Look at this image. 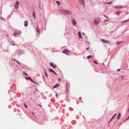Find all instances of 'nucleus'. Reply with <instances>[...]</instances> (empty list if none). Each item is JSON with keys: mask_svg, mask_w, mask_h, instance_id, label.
<instances>
[{"mask_svg": "<svg viewBox=\"0 0 129 129\" xmlns=\"http://www.w3.org/2000/svg\"><path fill=\"white\" fill-rule=\"evenodd\" d=\"M62 13L65 15H70L72 14L71 12L69 11L64 9H62L61 10Z\"/></svg>", "mask_w": 129, "mask_h": 129, "instance_id": "nucleus-1", "label": "nucleus"}, {"mask_svg": "<svg viewBox=\"0 0 129 129\" xmlns=\"http://www.w3.org/2000/svg\"><path fill=\"white\" fill-rule=\"evenodd\" d=\"M101 21V19L99 17H97L94 20V23L95 25H98Z\"/></svg>", "mask_w": 129, "mask_h": 129, "instance_id": "nucleus-2", "label": "nucleus"}, {"mask_svg": "<svg viewBox=\"0 0 129 129\" xmlns=\"http://www.w3.org/2000/svg\"><path fill=\"white\" fill-rule=\"evenodd\" d=\"M19 4V2L18 1H17L16 3H15V9H17L18 8V6Z\"/></svg>", "mask_w": 129, "mask_h": 129, "instance_id": "nucleus-3", "label": "nucleus"}, {"mask_svg": "<svg viewBox=\"0 0 129 129\" xmlns=\"http://www.w3.org/2000/svg\"><path fill=\"white\" fill-rule=\"evenodd\" d=\"M21 31L19 30H17L14 32V34L15 35H16L19 34H21Z\"/></svg>", "mask_w": 129, "mask_h": 129, "instance_id": "nucleus-4", "label": "nucleus"}, {"mask_svg": "<svg viewBox=\"0 0 129 129\" xmlns=\"http://www.w3.org/2000/svg\"><path fill=\"white\" fill-rule=\"evenodd\" d=\"M26 79L27 80H29L31 81H32V82L34 83H35V82L33 81L31 79V78L30 77H27L26 78Z\"/></svg>", "mask_w": 129, "mask_h": 129, "instance_id": "nucleus-5", "label": "nucleus"}, {"mask_svg": "<svg viewBox=\"0 0 129 129\" xmlns=\"http://www.w3.org/2000/svg\"><path fill=\"white\" fill-rule=\"evenodd\" d=\"M70 51L68 50H64L63 52V53L65 54H67V52H69Z\"/></svg>", "mask_w": 129, "mask_h": 129, "instance_id": "nucleus-6", "label": "nucleus"}, {"mask_svg": "<svg viewBox=\"0 0 129 129\" xmlns=\"http://www.w3.org/2000/svg\"><path fill=\"white\" fill-rule=\"evenodd\" d=\"M49 70L50 72H52L53 74H54L55 75H57V74H56L55 72L54 71H53L52 69H49Z\"/></svg>", "mask_w": 129, "mask_h": 129, "instance_id": "nucleus-7", "label": "nucleus"}, {"mask_svg": "<svg viewBox=\"0 0 129 129\" xmlns=\"http://www.w3.org/2000/svg\"><path fill=\"white\" fill-rule=\"evenodd\" d=\"M101 40L104 42L106 43H109L110 42L109 41H107L103 39H102Z\"/></svg>", "mask_w": 129, "mask_h": 129, "instance_id": "nucleus-8", "label": "nucleus"}, {"mask_svg": "<svg viewBox=\"0 0 129 129\" xmlns=\"http://www.w3.org/2000/svg\"><path fill=\"white\" fill-rule=\"evenodd\" d=\"M72 23L74 25H75L76 24V22L75 21V19H73V20L72 21Z\"/></svg>", "mask_w": 129, "mask_h": 129, "instance_id": "nucleus-9", "label": "nucleus"}, {"mask_svg": "<svg viewBox=\"0 0 129 129\" xmlns=\"http://www.w3.org/2000/svg\"><path fill=\"white\" fill-rule=\"evenodd\" d=\"M78 35L80 38L81 39L82 38V37L81 36V34L80 31L78 32Z\"/></svg>", "mask_w": 129, "mask_h": 129, "instance_id": "nucleus-10", "label": "nucleus"}, {"mask_svg": "<svg viewBox=\"0 0 129 129\" xmlns=\"http://www.w3.org/2000/svg\"><path fill=\"white\" fill-rule=\"evenodd\" d=\"M59 85L58 84H56L53 86V88L54 89L56 87H58L59 86Z\"/></svg>", "mask_w": 129, "mask_h": 129, "instance_id": "nucleus-11", "label": "nucleus"}, {"mask_svg": "<svg viewBox=\"0 0 129 129\" xmlns=\"http://www.w3.org/2000/svg\"><path fill=\"white\" fill-rule=\"evenodd\" d=\"M122 7V6H114V8H115L116 9H121V8Z\"/></svg>", "mask_w": 129, "mask_h": 129, "instance_id": "nucleus-12", "label": "nucleus"}, {"mask_svg": "<svg viewBox=\"0 0 129 129\" xmlns=\"http://www.w3.org/2000/svg\"><path fill=\"white\" fill-rule=\"evenodd\" d=\"M50 66H52L54 69L56 67V66L54 65L52 63L50 62Z\"/></svg>", "mask_w": 129, "mask_h": 129, "instance_id": "nucleus-13", "label": "nucleus"}, {"mask_svg": "<svg viewBox=\"0 0 129 129\" xmlns=\"http://www.w3.org/2000/svg\"><path fill=\"white\" fill-rule=\"evenodd\" d=\"M24 26L25 27H26L27 26V25H28V22L27 21V20H26V21H24Z\"/></svg>", "mask_w": 129, "mask_h": 129, "instance_id": "nucleus-14", "label": "nucleus"}, {"mask_svg": "<svg viewBox=\"0 0 129 129\" xmlns=\"http://www.w3.org/2000/svg\"><path fill=\"white\" fill-rule=\"evenodd\" d=\"M121 116V113H119L118 114V115L117 116V119H119V118H120V117Z\"/></svg>", "mask_w": 129, "mask_h": 129, "instance_id": "nucleus-15", "label": "nucleus"}, {"mask_svg": "<svg viewBox=\"0 0 129 129\" xmlns=\"http://www.w3.org/2000/svg\"><path fill=\"white\" fill-rule=\"evenodd\" d=\"M79 1L80 2L82 3L84 5V0H79Z\"/></svg>", "mask_w": 129, "mask_h": 129, "instance_id": "nucleus-16", "label": "nucleus"}, {"mask_svg": "<svg viewBox=\"0 0 129 129\" xmlns=\"http://www.w3.org/2000/svg\"><path fill=\"white\" fill-rule=\"evenodd\" d=\"M117 115V114H115L113 116L112 118L111 121H112V120L115 117V116Z\"/></svg>", "mask_w": 129, "mask_h": 129, "instance_id": "nucleus-17", "label": "nucleus"}, {"mask_svg": "<svg viewBox=\"0 0 129 129\" xmlns=\"http://www.w3.org/2000/svg\"><path fill=\"white\" fill-rule=\"evenodd\" d=\"M36 31L39 33H40V30L38 28H37Z\"/></svg>", "mask_w": 129, "mask_h": 129, "instance_id": "nucleus-18", "label": "nucleus"}, {"mask_svg": "<svg viewBox=\"0 0 129 129\" xmlns=\"http://www.w3.org/2000/svg\"><path fill=\"white\" fill-rule=\"evenodd\" d=\"M56 3H57L58 5L59 6V5H60V3H59V1H56Z\"/></svg>", "mask_w": 129, "mask_h": 129, "instance_id": "nucleus-19", "label": "nucleus"}, {"mask_svg": "<svg viewBox=\"0 0 129 129\" xmlns=\"http://www.w3.org/2000/svg\"><path fill=\"white\" fill-rule=\"evenodd\" d=\"M41 4L40 3L39 4V8L40 9H42V8H41Z\"/></svg>", "mask_w": 129, "mask_h": 129, "instance_id": "nucleus-20", "label": "nucleus"}, {"mask_svg": "<svg viewBox=\"0 0 129 129\" xmlns=\"http://www.w3.org/2000/svg\"><path fill=\"white\" fill-rule=\"evenodd\" d=\"M92 57V56L90 55V56H87V57L89 59L91 57Z\"/></svg>", "mask_w": 129, "mask_h": 129, "instance_id": "nucleus-21", "label": "nucleus"}, {"mask_svg": "<svg viewBox=\"0 0 129 129\" xmlns=\"http://www.w3.org/2000/svg\"><path fill=\"white\" fill-rule=\"evenodd\" d=\"M120 13V12H118L116 13V14L118 15H119Z\"/></svg>", "mask_w": 129, "mask_h": 129, "instance_id": "nucleus-22", "label": "nucleus"}, {"mask_svg": "<svg viewBox=\"0 0 129 129\" xmlns=\"http://www.w3.org/2000/svg\"><path fill=\"white\" fill-rule=\"evenodd\" d=\"M44 73H45V76L47 77H48V76L47 74L45 72H44Z\"/></svg>", "mask_w": 129, "mask_h": 129, "instance_id": "nucleus-23", "label": "nucleus"}, {"mask_svg": "<svg viewBox=\"0 0 129 129\" xmlns=\"http://www.w3.org/2000/svg\"><path fill=\"white\" fill-rule=\"evenodd\" d=\"M121 41H119L117 42V44L118 45L120 44L121 42Z\"/></svg>", "mask_w": 129, "mask_h": 129, "instance_id": "nucleus-24", "label": "nucleus"}, {"mask_svg": "<svg viewBox=\"0 0 129 129\" xmlns=\"http://www.w3.org/2000/svg\"><path fill=\"white\" fill-rule=\"evenodd\" d=\"M33 16L34 17V18H35V13H33Z\"/></svg>", "mask_w": 129, "mask_h": 129, "instance_id": "nucleus-25", "label": "nucleus"}, {"mask_svg": "<svg viewBox=\"0 0 129 129\" xmlns=\"http://www.w3.org/2000/svg\"><path fill=\"white\" fill-rule=\"evenodd\" d=\"M24 105L25 107H26V108H28L27 106L25 104H24Z\"/></svg>", "mask_w": 129, "mask_h": 129, "instance_id": "nucleus-26", "label": "nucleus"}, {"mask_svg": "<svg viewBox=\"0 0 129 129\" xmlns=\"http://www.w3.org/2000/svg\"><path fill=\"white\" fill-rule=\"evenodd\" d=\"M129 119V116L127 117V118L126 119H125V120H124L125 121L127 120L128 119Z\"/></svg>", "mask_w": 129, "mask_h": 129, "instance_id": "nucleus-27", "label": "nucleus"}, {"mask_svg": "<svg viewBox=\"0 0 129 129\" xmlns=\"http://www.w3.org/2000/svg\"><path fill=\"white\" fill-rule=\"evenodd\" d=\"M112 2H110L108 4H112Z\"/></svg>", "mask_w": 129, "mask_h": 129, "instance_id": "nucleus-28", "label": "nucleus"}, {"mask_svg": "<svg viewBox=\"0 0 129 129\" xmlns=\"http://www.w3.org/2000/svg\"><path fill=\"white\" fill-rule=\"evenodd\" d=\"M109 21V19H108L107 20H104V21L105 22H106V21Z\"/></svg>", "mask_w": 129, "mask_h": 129, "instance_id": "nucleus-29", "label": "nucleus"}, {"mask_svg": "<svg viewBox=\"0 0 129 129\" xmlns=\"http://www.w3.org/2000/svg\"><path fill=\"white\" fill-rule=\"evenodd\" d=\"M16 62H17V63H18L19 65H20V63L19 62H18V61H16Z\"/></svg>", "mask_w": 129, "mask_h": 129, "instance_id": "nucleus-30", "label": "nucleus"}, {"mask_svg": "<svg viewBox=\"0 0 129 129\" xmlns=\"http://www.w3.org/2000/svg\"><path fill=\"white\" fill-rule=\"evenodd\" d=\"M58 80H59V81L60 82L61 81V80L59 78L58 79Z\"/></svg>", "mask_w": 129, "mask_h": 129, "instance_id": "nucleus-31", "label": "nucleus"}, {"mask_svg": "<svg viewBox=\"0 0 129 129\" xmlns=\"http://www.w3.org/2000/svg\"><path fill=\"white\" fill-rule=\"evenodd\" d=\"M94 62L96 64H97V63L95 61H94Z\"/></svg>", "mask_w": 129, "mask_h": 129, "instance_id": "nucleus-32", "label": "nucleus"}, {"mask_svg": "<svg viewBox=\"0 0 129 129\" xmlns=\"http://www.w3.org/2000/svg\"><path fill=\"white\" fill-rule=\"evenodd\" d=\"M23 73H24L26 75H27V74L26 73H25V72H24Z\"/></svg>", "mask_w": 129, "mask_h": 129, "instance_id": "nucleus-33", "label": "nucleus"}, {"mask_svg": "<svg viewBox=\"0 0 129 129\" xmlns=\"http://www.w3.org/2000/svg\"><path fill=\"white\" fill-rule=\"evenodd\" d=\"M82 34L83 35V36H85V34L84 33H82Z\"/></svg>", "mask_w": 129, "mask_h": 129, "instance_id": "nucleus-34", "label": "nucleus"}, {"mask_svg": "<svg viewBox=\"0 0 129 129\" xmlns=\"http://www.w3.org/2000/svg\"><path fill=\"white\" fill-rule=\"evenodd\" d=\"M89 47H88V48H86V50H88V49H89Z\"/></svg>", "mask_w": 129, "mask_h": 129, "instance_id": "nucleus-35", "label": "nucleus"}, {"mask_svg": "<svg viewBox=\"0 0 129 129\" xmlns=\"http://www.w3.org/2000/svg\"><path fill=\"white\" fill-rule=\"evenodd\" d=\"M108 3H109L106 2V3H105V4H107H107H108Z\"/></svg>", "mask_w": 129, "mask_h": 129, "instance_id": "nucleus-36", "label": "nucleus"}, {"mask_svg": "<svg viewBox=\"0 0 129 129\" xmlns=\"http://www.w3.org/2000/svg\"><path fill=\"white\" fill-rule=\"evenodd\" d=\"M13 60L14 61H17V60H16L15 59H13Z\"/></svg>", "mask_w": 129, "mask_h": 129, "instance_id": "nucleus-37", "label": "nucleus"}, {"mask_svg": "<svg viewBox=\"0 0 129 129\" xmlns=\"http://www.w3.org/2000/svg\"><path fill=\"white\" fill-rule=\"evenodd\" d=\"M127 20H125V21H123V22H126L127 21Z\"/></svg>", "mask_w": 129, "mask_h": 129, "instance_id": "nucleus-38", "label": "nucleus"}, {"mask_svg": "<svg viewBox=\"0 0 129 129\" xmlns=\"http://www.w3.org/2000/svg\"><path fill=\"white\" fill-rule=\"evenodd\" d=\"M39 105V106H40V107H42V106H41V105Z\"/></svg>", "mask_w": 129, "mask_h": 129, "instance_id": "nucleus-39", "label": "nucleus"}, {"mask_svg": "<svg viewBox=\"0 0 129 129\" xmlns=\"http://www.w3.org/2000/svg\"><path fill=\"white\" fill-rule=\"evenodd\" d=\"M55 95H56V97H57V94H55Z\"/></svg>", "mask_w": 129, "mask_h": 129, "instance_id": "nucleus-40", "label": "nucleus"}, {"mask_svg": "<svg viewBox=\"0 0 129 129\" xmlns=\"http://www.w3.org/2000/svg\"><path fill=\"white\" fill-rule=\"evenodd\" d=\"M111 121V120L109 122V123Z\"/></svg>", "mask_w": 129, "mask_h": 129, "instance_id": "nucleus-41", "label": "nucleus"}, {"mask_svg": "<svg viewBox=\"0 0 129 129\" xmlns=\"http://www.w3.org/2000/svg\"><path fill=\"white\" fill-rule=\"evenodd\" d=\"M118 70V71H120V69H119V70Z\"/></svg>", "mask_w": 129, "mask_h": 129, "instance_id": "nucleus-42", "label": "nucleus"}, {"mask_svg": "<svg viewBox=\"0 0 129 129\" xmlns=\"http://www.w3.org/2000/svg\"><path fill=\"white\" fill-rule=\"evenodd\" d=\"M32 114H33L34 115V113H32Z\"/></svg>", "mask_w": 129, "mask_h": 129, "instance_id": "nucleus-43", "label": "nucleus"}, {"mask_svg": "<svg viewBox=\"0 0 129 129\" xmlns=\"http://www.w3.org/2000/svg\"><path fill=\"white\" fill-rule=\"evenodd\" d=\"M122 78H123V76H122Z\"/></svg>", "mask_w": 129, "mask_h": 129, "instance_id": "nucleus-44", "label": "nucleus"}]
</instances>
